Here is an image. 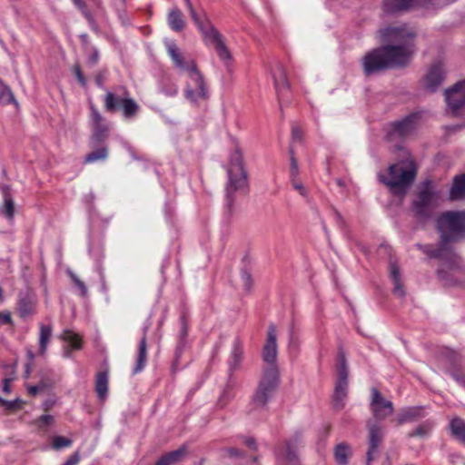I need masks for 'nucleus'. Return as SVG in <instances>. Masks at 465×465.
<instances>
[{
  "label": "nucleus",
  "instance_id": "3",
  "mask_svg": "<svg viewBox=\"0 0 465 465\" xmlns=\"http://www.w3.org/2000/svg\"><path fill=\"white\" fill-rule=\"evenodd\" d=\"M277 330L275 325L271 324L262 351V359L265 366L258 388L251 401L253 411L264 408L279 385L280 372L277 365Z\"/></svg>",
  "mask_w": 465,
  "mask_h": 465
},
{
  "label": "nucleus",
  "instance_id": "27",
  "mask_svg": "<svg viewBox=\"0 0 465 465\" xmlns=\"http://www.w3.org/2000/svg\"><path fill=\"white\" fill-rule=\"evenodd\" d=\"M146 363V338L145 335L142 338L140 344H139V353H138V359L135 365V368L134 370V373H137L141 371Z\"/></svg>",
  "mask_w": 465,
  "mask_h": 465
},
{
  "label": "nucleus",
  "instance_id": "44",
  "mask_svg": "<svg viewBox=\"0 0 465 465\" xmlns=\"http://www.w3.org/2000/svg\"><path fill=\"white\" fill-rule=\"evenodd\" d=\"M242 280L243 282L244 287L246 290H250L252 286V277L251 274L247 272H243L242 273Z\"/></svg>",
  "mask_w": 465,
  "mask_h": 465
},
{
  "label": "nucleus",
  "instance_id": "28",
  "mask_svg": "<svg viewBox=\"0 0 465 465\" xmlns=\"http://www.w3.org/2000/svg\"><path fill=\"white\" fill-rule=\"evenodd\" d=\"M95 389L100 399H104L107 393L108 377L105 372H100L96 377Z\"/></svg>",
  "mask_w": 465,
  "mask_h": 465
},
{
  "label": "nucleus",
  "instance_id": "17",
  "mask_svg": "<svg viewBox=\"0 0 465 465\" xmlns=\"http://www.w3.org/2000/svg\"><path fill=\"white\" fill-rule=\"evenodd\" d=\"M278 465H299L298 457L294 448L290 444H284L277 453Z\"/></svg>",
  "mask_w": 465,
  "mask_h": 465
},
{
  "label": "nucleus",
  "instance_id": "12",
  "mask_svg": "<svg viewBox=\"0 0 465 465\" xmlns=\"http://www.w3.org/2000/svg\"><path fill=\"white\" fill-rule=\"evenodd\" d=\"M104 103L108 111L122 107L125 117L133 116L138 110V105L133 99L116 97L112 93H107Z\"/></svg>",
  "mask_w": 465,
  "mask_h": 465
},
{
  "label": "nucleus",
  "instance_id": "30",
  "mask_svg": "<svg viewBox=\"0 0 465 465\" xmlns=\"http://www.w3.org/2000/svg\"><path fill=\"white\" fill-rule=\"evenodd\" d=\"M1 213L8 219L13 220L15 216V203L11 196H6L4 199V204L1 208Z\"/></svg>",
  "mask_w": 465,
  "mask_h": 465
},
{
  "label": "nucleus",
  "instance_id": "22",
  "mask_svg": "<svg viewBox=\"0 0 465 465\" xmlns=\"http://www.w3.org/2000/svg\"><path fill=\"white\" fill-rule=\"evenodd\" d=\"M451 434L465 443V421L460 418H454L450 422Z\"/></svg>",
  "mask_w": 465,
  "mask_h": 465
},
{
  "label": "nucleus",
  "instance_id": "32",
  "mask_svg": "<svg viewBox=\"0 0 465 465\" xmlns=\"http://www.w3.org/2000/svg\"><path fill=\"white\" fill-rule=\"evenodd\" d=\"M107 157L106 148H100L97 151L92 152L85 157L86 163H93L98 160H104Z\"/></svg>",
  "mask_w": 465,
  "mask_h": 465
},
{
  "label": "nucleus",
  "instance_id": "6",
  "mask_svg": "<svg viewBox=\"0 0 465 465\" xmlns=\"http://www.w3.org/2000/svg\"><path fill=\"white\" fill-rule=\"evenodd\" d=\"M184 1L192 19L203 34L205 43L216 51L219 58L224 64H228L231 60V54L223 42L222 35L212 25L204 13H197L190 0Z\"/></svg>",
  "mask_w": 465,
  "mask_h": 465
},
{
  "label": "nucleus",
  "instance_id": "1",
  "mask_svg": "<svg viewBox=\"0 0 465 465\" xmlns=\"http://www.w3.org/2000/svg\"><path fill=\"white\" fill-rule=\"evenodd\" d=\"M379 35L386 45L369 52L362 58L363 72L368 76L406 64L415 52L416 32L408 25H390L380 29Z\"/></svg>",
  "mask_w": 465,
  "mask_h": 465
},
{
  "label": "nucleus",
  "instance_id": "52",
  "mask_svg": "<svg viewBox=\"0 0 465 465\" xmlns=\"http://www.w3.org/2000/svg\"><path fill=\"white\" fill-rule=\"evenodd\" d=\"M246 444L250 447V448H254L255 446V440L253 439H248L246 440Z\"/></svg>",
  "mask_w": 465,
  "mask_h": 465
},
{
  "label": "nucleus",
  "instance_id": "46",
  "mask_svg": "<svg viewBox=\"0 0 465 465\" xmlns=\"http://www.w3.org/2000/svg\"><path fill=\"white\" fill-rule=\"evenodd\" d=\"M11 322V317L8 312H0V326L7 324Z\"/></svg>",
  "mask_w": 465,
  "mask_h": 465
},
{
  "label": "nucleus",
  "instance_id": "9",
  "mask_svg": "<svg viewBox=\"0 0 465 465\" xmlns=\"http://www.w3.org/2000/svg\"><path fill=\"white\" fill-rule=\"evenodd\" d=\"M448 109L454 115H465V80L445 91Z\"/></svg>",
  "mask_w": 465,
  "mask_h": 465
},
{
  "label": "nucleus",
  "instance_id": "47",
  "mask_svg": "<svg viewBox=\"0 0 465 465\" xmlns=\"http://www.w3.org/2000/svg\"><path fill=\"white\" fill-rule=\"evenodd\" d=\"M0 405L5 407L8 410H12L16 406V401H5L0 397Z\"/></svg>",
  "mask_w": 465,
  "mask_h": 465
},
{
  "label": "nucleus",
  "instance_id": "36",
  "mask_svg": "<svg viewBox=\"0 0 465 465\" xmlns=\"http://www.w3.org/2000/svg\"><path fill=\"white\" fill-rule=\"evenodd\" d=\"M72 445V440L63 436H55L53 439L52 446L55 450H59L64 447H70Z\"/></svg>",
  "mask_w": 465,
  "mask_h": 465
},
{
  "label": "nucleus",
  "instance_id": "11",
  "mask_svg": "<svg viewBox=\"0 0 465 465\" xmlns=\"http://www.w3.org/2000/svg\"><path fill=\"white\" fill-rule=\"evenodd\" d=\"M446 75L445 65L442 61H436L424 76V87L430 92H435L441 84Z\"/></svg>",
  "mask_w": 465,
  "mask_h": 465
},
{
  "label": "nucleus",
  "instance_id": "42",
  "mask_svg": "<svg viewBox=\"0 0 465 465\" xmlns=\"http://www.w3.org/2000/svg\"><path fill=\"white\" fill-rule=\"evenodd\" d=\"M79 461L80 454L78 451H75L66 460L64 465H77Z\"/></svg>",
  "mask_w": 465,
  "mask_h": 465
},
{
  "label": "nucleus",
  "instance_id": "51",
  "mask_svg": "<svg viewBox=\"0 0 465 465\" xmlns=\"http://www.w3.org/2000/svg\"><path fill=\"white\" fill-rule=\"evenodd\" d=\"M90 60L93 64H95L98 60V52L94 51V54L91 55Z\"/></svg>",
  "mask_w": 465,
  "mask_h": 465
},
{
  "label": "nucleus",
  "instance_id": "26",
  "mask_svg": "<svg viewBox=\"0 0 465 465\" xmlns=\"http://www.w3.org/2000/svg\"><path fill=\"white\" fill-rule=\"evenodd\" d=\"M274 85L277 93L279 94L282 90L287 87V78L285 72L282 66H278L276 71L272 74Z\"/></svg>",
  "mask_w": 465,
  "mask_h": 465
},
{
  "label": "nucleus",
  "instance_id": "25",
  "mask_svg": "<svg viewBox=\"0 0 465 465\" xmlns=\"http://www.w3.org/2000/svg\"><path fill=\"white\" fill-rule=\"evenodd\" d=\"M391 277L393 282V293L397 297H403L405 294L403 286L401 283L399 270L395 265L391 266Z\"/></svg>",
  "mask_w": 465,
  "mask_h": 465
},
{
  "label": "nucleus",
  "instance_id": "34",
  "mask_svg": "<svg viewBox=\"0 0 465 465\" xmlns=\"http://www.w3.org/2000/svg\"><path fill=\"white\" fill-rule=\"evenodd\" d=\"M14 95L11 92L10 88L6 85L1 86L0 89V103L2 104H10L14 102Z\"/></svg>",
  "mask_w": 465,
  "mask_h": 465
},
{
  "label": "nucleus",
  "instance_id": "49",
  "mask_svg": "<svg viewBox=\"0 0 465 465\" xmlns=\"http://www.w3.org/2000/svg\"><path fill=\"white\" fill-rule=\"evenodd\" d=\"M74 73H75V76L77 77L78 81L83 84L84 85L85 84V81H84V75L80 70V68L78 66L75 67L74 69Z\"/></svg>",
  "mask_w": 465,
  "mask_h": 465
},
{
  "label": "nucleus",
  "instance_id": "16",
  "mask_svg": "<svg viewBox=\"0 0 465 465\" xmlns=\"http://www.w3.org/2000/svg\"><path fill=\"white\" fill-rule=\"evenodd\" d=\"M187 453V447L183 445L179 449L163 455L154 465H175L183 461Z\"/></svg>",
  "mask_w": 465,
  "mask_h": 465
},
{
  "label": "nucleus",
  "instance_id": "37",
  "mask_svg": "<svg viewBox=\"0 0 465 465\" xmlns=\"http://www.w3.org/2000/svg\"><path fill=\"white\" fill-rule=\"evenodd\" d=\"M68 273L75 287L79 290L80 295L85 297L87 295V288L84 283L73 272L69 271Z\"/></svg>",
  "mask_w": 465,
  "mask_h": 465
},
{
  "label": "nucleus",
  "instance_id": "43",
  "mask_svg": "<svg viewBox=\"0 0 465 465\" xmlns=\"http://www.w3.org/2000/svg\"><path fill=\"white\" fill-rule=\"evenodd\" d=\"M292 137L293 142H300L302 138V131L298 126H293L292 129Z\"/></svg>",
  "mask_w": 465,
  "mask_h": 465
},
{
  "label": "nucleus",
  "instance_id": "4",
  "mask_svg": "<svg viewBox=\"0 0 465 465\" xmlns=\"http://www.w3.org/2000/svg\"><path fill=\"white\" fill-rule=\"evenodd\" d=\"M168 54L174 65L186 73V83L183 90L185 99L193 104H198L208 99V88L203 74L196 68L191 58H184L179 48L173 41L165 43Z\"/></svg>",
  "mask_w": 465,
  "mask_h": 465
},
{
  "label": "nucleus",
  "instance_id": "10",
  "mask_svg": "<svg viewBox=\"0 0 465 465\" xmlns=\"http://www.w3.org/2000/svg\"><path fill=\"white\" fill-rule=\"evenodd\" d=\"M371 410L377 420H383L393 412V404L386 400L375 388L371 390Z\"/></svg>",
  "mask_w": 465,
  "mask_h": 465
},
{
  "label": "nucleus",
  "instance_id": "50",
  "mask_svg": "<svg viewBox=\"0 0 465 465\" xmlns=\"http://www.w3.org/2000/svg\"><path fill=\"white\" fill-rule=\"evenodd\" d=\"M9 186L7 185H5V184H0V191L3 194V198L5 199V195L6 196H11L10 193H9Z\"/></svg>",
  "mask_w": 465,
  "mask_h": 465
},
{
  "label": "nucleus",
  "instance_id": "15",
  "mask_svg": "<svg viewBox=\"0 0 465 465\" xmlns=\"http://www.w3.org/2000/svg\"><path fill=\"white\" fill-rule=\"evenodd\" d=\"M337 378L334 391H348V370L345 356L342 352L338 355Z\"/></svg>",
  "mask_w": 465,
  "mask_h": 465
},
{
  "label": "nucleus",
  "instance_id": "48",
  "mask_svg": "<svg viewBox=\"0 0 465 465\" xmlns=\"http://www.w3.org/2000/svg\"><path fill=\"white\" fill-rule=\"evenodd\" d=\"M14 381L13 378H6L3 382V391L5 393H9L11 391L10 384Z\"/></svg>",
  "mask_w": 465,
  "mask_h": 465
},
{
  "label": "nucleus",
  "instance_id": "5",
  "mask_svg": "<svg viewBox=\"0 0 465 465\" xmlns=\"http://www.w3.org/2000/svg\"><path fill=\"white\" fill-rule=\"evenodd\" d=\"M416 166L410 157L391 165L385 173H379V180L394 194H404L413 183Z\"/></svg>",
  "mask_w": 465,
  "mask_h": 465
},
{
  "label": "nucleus",
  "instance_id": "41",
  "mask_svg": "<svg viewBox=\"0 0 465 465\" xmlns=\"http://www.w3.org/2000/svg\"><path fill=\"white\" fill-rule=\"evenodd\" d=\"M292 184L293 188L302 195L306 196L307 191L303 184L298 180V178L292 179Z\"/></svg>",
  "mask_w": 465,
  "mask_h": 465
},
{
  "label": "nucleus",
  "instance_id": "2",
  "mask_svg": "<svg viewBox=\"0 0 465 465\" xmlns=\"http://www.w3.org/2000/svg\"><path fill=\"white\" fill-rule=\"evenodd\" d=\"M437 226L441 238L440 247L433 250L429 246H425L423 251L430 256L440 258L442 261L438 274L441 279H445L449 272L454 273L465 270V262L460 256L445 247L448 242H457L465 238V212H447L442 213L438 219Z\"/></svg>",
  "mask_w": 465,
  "mask_h": 465
},
{
  "label": "nucleus",
  "instance_id": "19",
  "mask_svg": "<svg viewBox=\"0 0 465 465\" xmlns=\"http://www.w3.org/2000/svg\"><path fill=\"white\" fill-rule=\"evenodd\" d=\"M450 198L460 200L465 198V174L457 176L450 192Z\"/></svg>",
  "mask_w": 465,
  "mask_h": 465
},
{
  "label": "nucleus",
  "instance_id": "14",
  "mask_svg": "<svg viewBox=\"0 0 465 465\" xmlns=\"http://www.w3.org/2000/svg\"><path fill=\"white\" fill-rule=\"evenodd\" d=\"M419 118L420 116L418 114H413L405 117L401 121L393 124L392 132L401 137H405L412 134L418 126Z\"/></svg>",
  "mask_w": 465,
  "mask_h": 465
},
{
  "label": "nucleus",
  "instance_id": "24",
  "mask_svg": "<svg viewBox=\"0 0 465 465\" xmlns=\"http://www.w3.org/2000/svg\"><path fill=\"white\" fill-rule=\"evenodd\" d=\"M52 336V328L49 325L40 324L39 352L45 354Z\"/></svg>",
  "mask_w": 465,
  "mask_h": 465
},
{
  "label": "nucleus",
  "instance_id": "21",
  "mask_svg": "<svg viewBox=\"0 0 465 465\" xmlns=\"http://www.w3.org/2000/svg\"><path fill=\"white\" fill-rule=\"evenodd\" d=\"M168 23L171 28L176 32L182 31L185 25L183 14L177 8H173L169 12Z\"/></svg>",
  "mask_w": 465,
  "mask_h": 465
},
{
  "label": "nucleus",
  "instance_id": "7",
  "mask_svg": "<svg viewBox=\"0 0 465 465\" xmlns=\"http://www.w3.org/2000/svg\"><path fill=\"white\" fill-rule=\"evenodd\" d=\"M228 183L226 185V199L232 203L235 193H245L248 187L247 174L243 168L242 154L235 148L230 154L227 167Z\"/></svg>",
  "mask_w": 465,
  "mask_h": 465
},
{
  "label": "nucleus",
  "instance_id": "13",
  "mask_svg": "<svg viewBox=\"0 0 465 465\" xmlns=\"http://www.w3.org/2000/svg\"><path fill=\"white\" fill-rule=\"evenodd\" d=\"M367 429L369 432V449L367 451V460L369 463L374 459V453L376 452L380 443L382 440L383 433L382 427L374 420L368 421Z\"/></svg>",
  "mask_w": 465,
  "mask_h": 465
},
{
  "label": "nucleus",
  "instance_id": "18",
  "mask_svg": "<svg viewBox=\"0 0 465 465\" xmlns=\"http://www.w3.org/2000/svg\"><path fill=\"white\" fill-rule=\"evenodd\" d=\"M242 358H243L242 343L238 339H236L233 342L232 350L231 356L229 359L230 370H232V371L237 370L242 363Z\"/></svg>",
  "mask_w": 465,
  "mask_h": 465
},
{
  "label": "nucleus",
  "instance_id": "20",
  "mask_svg": "<svg viewBox=\"0 0 465 465\" xmlns=\"http://www.w3.org/2000/svg\"><path fill=\"white\" fill-rule=\"evenodd\" d=\"M423 408L422 407H410L402 410L401 413L397 417V421L399 424L405 423L407 421H411L416 418L422 416Z\"/></svg>",
  "mask_w": 465,
  "mask_h": 465
},
{
  "label": "nucleus",
  "instance_id": "39",
  "mask_svg": "<svg viewBox=\"0 0 465 465\" xmlns=\"http://www.w3.org/2000/svg\"><path fill=\"white\" fill-rule=\"evenodd\" d=\"M50 386L49 383H45L44 381H40L37 385L35 386H29L27 388L28 393L32 396H35L36 394L42 392L45 389H47Z\"/></svg>",
  "mask_w": 465,
  "mask_h": 465
},
{
  "label": "nucleus",
  "instance_id": "31",
  "mask_svg": "<svg viewBox=\"0 0 465 465\" xmlns=\"http://www.w3.org/2000/svg\"><path fill=\"white\" fill-rule=\"evenodd\" d=\"M102 117L101 115L98 114V112H94V120L95 121L96 123V125L94 127V137L97 140V141H101L103 140L104 137H105V133L107 132V128H102L100 125H99V122L101 121Z\"/></svg>",
  "mask_w": 465,
  "mask_h": 465
},
{
  "label": "nucleus",
  "instance_id": "29",
  "mask_svg": "<svg viewBox=\"0 0 465 465\" xmlns=\"http://www.w3.org/2000/svg\"><path fill=\"white\" fill-rule=\"evenodd\" d=\"M62 338L68 342L73 349L78 350L82 346L80 336L72 331L65 330L62 334Z\"/></svg>",
  "mask_w": 465,
  "mask_h": 465
},
{
  "label": "nucleus",
  "instance_id": "45",
  "mask_svg": "<svg viewBox=\"0 0 465 465\" xmlns=\"http://www.w3.org/2000/svg\"><path fill=\"white\" fill-rule=\"evenodd\" d=\"M53 421H54V418H53V416L48 415V414L42 415V416L38 419V423H40V426H42V425H49V424H51Z\"/></svg>",
  "mask_w": 465,
  "mask_h": 465
},
{
  "label": "nucleus",
  "instance_id": "38",
  "mask_svg": "<svg viewBox=\"0 0 465 465\" xmlns=\"http://www.w3.org/2000/svg\"><path fill=\"white\" fill-rule=\"evenodd\" d=\"M432 427H433L432 423L430 421H427V422L420 425L411 435V436H420V437L427 436L430 432Z\"/></svg>",
  "mask_w": 465,
  "mask_h": 465
},
{
  "label": "nucleus",
  "instance_id": "40",
  "mask_svg": "<svg viewBox=\"0 0 465 465\" xmlns=\"http://www.w3.org/2000/svg\"><path fill=\"white\" fill-rule=\"evenodd\" d=\"M291 179L297 178L299 174L298 163L294 158L292 151H291Z\"/></svg>",
  "mask_w": 465,
  "mask_h": 465
},
{
  "label": "nucleus",
  "instance_id": "35",
  "mask_svg": "<svg viewBox=\"0 0 465 465\" xmlns=\"http://www.w3.org/2000/svg\"><path fill=\"white\" fill-rule=\"evenodd\" d=\"M348 391H334L333 394V406L334 408L341 410L345 405V400L347 397Z\"/></svg>",
  "mask_w": 465,
  "mask_h": 465
},
{
  "label": "nucleus",
  "instance_id": "23",
  "mask_svg": "<svg viewBox=\"0 0 465 465\" xmlns=\"http://www.w3.org/2000/svg\"><path fill=\"white\" fill-rule=\"evenodd\" d=\"M351 454V450L350 446L343 442L338 444L334 450V458L339 465H346Z\"/></svg>",
  "mask_w": 465,
  "mask_h": 465
},
{
  "label": "nucleus",
  "instance_id": "8",
  "mask_svg": "<svg viewBox=\"0 0 465 465\" xmlns=\"http://www.w3.org/2000/svg\"><path fill=\"white\" fill-rule=\"evenodd\" d=\"M442 197L441 192L431 181H426L420 187L412 210L415 215L423 218L430 216L439 205Z\"/></svg>",
  "mask_w": 465,
  "mask_h": 465
},
{
  "label": "nucleus",
  "instance_id": "33",
  "mask_svg": "<svg viewBox=\"0 0 465 465\" xmlns=\"http://www.w3.org/2000/svg\"><path fill=\"white\" fill-rule=\"evenodd\" d=\"M74 5L81 11L83 15L87 19V21L92 25L94 23L93 16L89 12L86 4L84 0H72Z\"/></svg>",
  "mask_w": 465,
  "mask_h": 465
}]
</instances>
